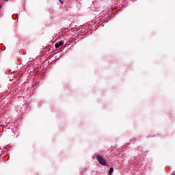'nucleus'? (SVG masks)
I'll list each match as a JSON object with an SVG mask.
<instances>
[{"label":"nucleus","instance_id":"nucleus-1","mask_svg":"<svg viewBox=\"0 0 175 175\" xmlns=\"http://www.w3.org/2000/svg\"><path fill=\"white\" fill-rule=\"evenodd\" d=\"M96 159L98 162L103 166H109V164H107V163L106 162V160L103 158V157L100 155H97Z\"/></svg>","mask_w":175,"mask_h":175},{"label":"nucleus","instance_id":"nucleus-2","mask_svg":"<svg viewBox=\"0 0 175 175\" xmlns=\"http://www.w3.org/2000/svg\"><path fill=\"white\" fill-rule=\"evenodd\" d=\"M62 44H64V42L59 41V42L56 43L55 44V46L56 49H59V47H61V46H62Z\"/></svg>","mask_w":175,"mask_h":175},{"label":"nucleus","instance_id":"nucleus-3","mask_svg":"<svg viewBox=\"0 0 175 175\" xmlns=\"http://www.w3.org/2000/svg\"><path fill=\"white\" fill-rule=\"evenodd\" d=\"M113 172H114V169L113 167H111L109 171V174L111 175L113 174Z\"/></svg>","mask_w":175,"mask_h":175},{"label":"nucleus","instance_id":"nucleus-4","mask_svg":"<svg viewBox=\"0 0 175 175\" xmlns=\"http://www.w3.org/2000/svg\"><path fill=\"white\" fill-rule=\"evenodd\" d=\"M59 1L62 3V5L64 3V1L62 0H59Z\"/></svg>","mask_w":175,"mask_h":175},{"label":"nucleus","instance_id":"nucleus-5","mask_svg":"<svg viewBox=\"0 0 175 175\" xmlns=\"http://www.w3.org/2000/svg\"><path fill=\"white\" fill-rule=\"evenodd\" d=\"M2 9V5H0V10Z\"/></svg>","mask_w":175,"mask_h":175}]
</instances>
